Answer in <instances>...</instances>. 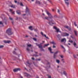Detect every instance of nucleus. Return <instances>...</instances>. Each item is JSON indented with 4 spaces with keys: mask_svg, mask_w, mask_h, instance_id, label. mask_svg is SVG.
Returning <instances> with one entry per match:
<instances>
[{
    "mask_svg": "<svg viewBox=\"0 0 78 78\" xmlns=\"http://www.w3.org/2000/svg\"><path fill=\"white\" fill-rule=\"evenodd\" d=\"M71 37V38H72V39H75V37H73V36H72V35H71L70 36Z\"/></svg>",
    "mask_w": 78,
    "mask_h": 78,
    "instance_id": "nucleus-34",
    "label": "nucleus"
},
{
    "mask_svg": "<svg viewBox=\"0 0 78 78\" xmlns=\"http://www.w3.org/2000/svg\"><path fill=\"white\" fill-rule=\"evenodd\" d=\"M4 46L3 45H1L0 46V48H3Z\"/></svg>",
    "mask_w": 78,
    "mask_h": 78,
    "instance_id": "nucleus-40",
    "label": "nucleus"
},
{
    "mask_svg": "<svg viewBox=\"0 0 78 78\" xmlns=\"http://www.w3.org/2000/svg\"><path fill=\"white\" fill-rule=\"evenodd\" d=\"M20 5H21V6H23V4L22 3V2H21L20 3Z\"/></svg>",
    "mask_w": 78,
    "mask_h": 78,
    "instance_id": "nucleus-37",
    "label": "nucleus"
},
{
    "mask_svg": "<svg viewBox=\"0 0 78 78\" xmlns=\"http://www.w3.org/2000/svg\"><path fill=\"white\" fill-rule=\"evenodd\" d=\"M61 47H62V48L64 49V46H63L61 45Z\"/></svg>",
    "mask_w": 78,
    "mask_h": 78,
    "instance_id": "nucleus-46",
    "label": "nucleus"
},
{
    "mask_svg": "<svg viewBox=\"0 0 78 78\" xmlns=\"http://www.w3.org/2000/svg\"><path fill=\"white\" fill-rule=\"evenodd\" d=\"M43 43H40V44H38L37 43H35V44L37 46H38L40 48H41V51H44V50L43 49V48H42V46L41 45L42 44H43Z\"/></svg>",
    "mask_w": 78,
    "mask_h": 78,
    "instance_id": "nucleus-3",
    "label": "nucleus"
},
{
    "mask_svg": "<svg viewBox=\"0 0 78 78\" xmlns=\"http://www.w3.org/2000/svg\"><path fill=\"white\" fill-rule=\"evenodd\" d=\"M46 13L48 14V16L49 17H45V19H47V20H49L50 22H53V20H51L53 18V17L51 16V14L48 11L46 12Z\"/></svg>",
    "mask_w": 78,
    "mask_h": 78,
    "instance_id": "nucleus-1",
    "label": "nucleus"
},
{
    "mask_svg": "<svg viewBox=\"0 0 78 78\" xmlns=\"http://www.w3.org/2000/svg\"><path fill=\"white\" fill-rule=\"evenodd\" d=\"M4 42L5 43H8V44H9V43H11V41H4Z\"/></svg>",
    "mask_w": 78,
    "mask_h": 78,
    "instance_id": "nucleus-13",
    "label": "nucleus"
},
{
    "mask_svg": "<svg viewBox=\"0 0 78 78\" xmlns=\"http://www.w3.org/2000/svg\"><path fill=\"white\" fill-rule=\"evenodd\" d=\"M9 20H13L12 18L9 17Z\"/></svg>",
    "mask_w": 78,
    "mask_h": 78,
    "instance_id": "nucleus-35",
    "label": "nucleus"
},
{
    "mask_svg": "<svg viewBox=\"0 0 78 78\" xmlns=\"http://www.w3.org/2000/svg\"><path fill=\"white\" fill-rule=\"evenodd\" d=\"M57 55L54 54V56H53V58H54V59H55V58H56V57H57Z\"/></svg>",
    "mask_w": 78,
    "mask_h": 78,
    "instance_id": "nucleus-18",
    "label": "nucleus"
},
{
    "mask_svg": "<svg viewBox=\"0 0 78 78\" xmlns=\"http://www.w3.org/2000/svg\"><path fill=\"white\" fill-rule=\"evenodd\" d=\"M33 39L35 41H37V39L36 38H34Z\"/></svg>",
    "mask_w": 78,
    "mask_h": 78,
    "instance_id": "nucleus-39",
    "label": "nucleus"
},
{
    "mask_svg": "<svg viewBox=\"0 0 78 78\" xmlns=\"http://www.w3.org/2000/svg\"><path fill=\"white\" fill-rule=\"evenodd\" d=\"M12 24L13 25V23H14V21H12Z\"/></svg>",
    "mask_w": 78,
    "mask_h": 78,
    "instance_id": "nucleus-55",
    "label": "nucleus"
},
{
    "mask_svg": "<svg viewBox=\"0 0 78 78\" xmlns=\"http://www.w3.org/2000/svg\"><path fill=\"white\" fill-rule=\"evenodd\" d=\"M27 64H29V65H30L31 64H30L29 63V62L28 61L27 62Z\"/></svg>",
    "mask_w": 78,
    "mask_h": 78,
    "instance_id": "nucleus-43",
    "label": "nucleus"
},
{
    "mask_svg": "<svg viewBox=\"0 0 78 78\" xmlns=\"http://www.w3.org/2000/svg\"><path fill=\"white\" fill-rule=\"evenodd\" d=\"M34 56H35V57L39 56L37 55H34Z\"/></svg>",
    "mask_w": 78,
    "mask_h": 78,
    "instance_id": "nucleus-41",
    "label": "nucleus"
},
{
    "mask_svg": "<svg viewBox=\"0 0 78 78\" xmlns=\"http://www.w3.org/2000/svg\"><path fill=\"white\" fill-rule=\"evenodd\" d=\"M62 61H64V59H62Z\"/></svg>",
    "mask_w": 78,
    "mask_h": 78,
    "instance_id": "nucleus-64",
    "label": "nucleus"
},
{
    "mask_svg": "<svg viewBox=\"0 0 78 78\" xmlns=\"http://www.w3.org/2000/svg\"><path fill=\"white\" fill-rule=\"evenodd\" d=\"M16 12L18 14H20V10H17Z\"/></svg>",
    "mask_w": 78,
    "mask_h": 78,
    "instance_id": "nucleus-20",
    "label": "nucleus"
},
{
    "mask_svg": "<svg viewBox=\"0 0 78 78\" xmlns=\"http://www.w3.org/2000/svg\"><path fill=\"white\" fill-rule=\"evenodd\" d=\"M13 54H15V55H16V53L15 51H13Z\"/></svg>",
    "mask_w": 78,
    "mask_h": 78,
    "instance_id": "nucleus-42",
    "label": "nucleus"
},
{
    "mask_svg": "<svg viewBox=\"0 0 78 78\" xmlns=\"http://www.w3.org/2000/svg\"><path fill=\"white\" fill-rule=\"evenodd\" d=\"M20 70V69L16 68L13 69V72H17V71H19Z\"/></svg>",
    "mask_w": 78,
    "mask_h": 78,
    "instance_id": "nucleus-5",
    "label": "nucleus"
},
{
    "mask_svg": "<svg viewBox=\"0 0 78 78\" xmlns=\"http://www.w3.org/2000/svg\"><path fill=\"white\" fill-rule=\"evenodd\" d=\"M48 23L49 25H53V24H55V23H51L50 22H49Z\"/></svg>",
    "mask_w": 78,
    "mask_h": 78,
    "instance_id": "nucleus-15",
    "label": "nucleus"
},
{
    "mask_svg": "<svg viewBox=\"0 0 78 78\" xmlns=\"http://www.w3.org/2000/svg\"><path fill=\"white\" fill-rule=\"evenodd\" d=\"M74 32L76 36H77L78 35L77 34V31L76 30H74Z\"/></svg>",
    "mask_w": 78,
    "mask_h": 78,
    "instance_id": "nucleus-23",
    "label": "nucleus"
},
{
    "mask_svg": "<svg viewBox=\"0 0 78 78\" xmlns=\"http://www.w3.org/2000/svg\"><path fill=\"white\" fill-rule=\"evenodd\" d=\"M65 27L66 28H67V29H68V30H69V31H71V28H70V27H69L68 26H65Z\"/></svg>",
    "mask_w": 78,
    "mask_h": 78,
    "instance_id": "nucleus-8",
    "label": "nucleus"
},
{
    "mask_svg": "<svg viewBox=\"0 0 78 78\" xmlns=\"http://www.w3.org/2000/svg\"><path fill=\"white\" fill-rule=\"evenodd\" d=\"M63 73L64 74V75H65V76H67V73H66V71H64Z\"/></svg>",
    "mask_w": 78,
    "mask_h": 78,
    "instance_id": "nucleus-27",
    "label": "nucleus"
},
{
    "mask_svg": "<svg viewBox=\"0 0 78 78\" xmlns=\"http://www.w3.org/2000/svg\"><path fill=\"white\" fill-rule=\"evenodd\" d=\"M43 36H45V37L46 39H48V37H47V36H46V35L45 34H44V35Z\"/></svg>",
    "mask_w": 78,
    "mask_h": 78,
    "instance_id": "nucleus-29",
    "label": "nucleus"
},
{
    "mask_svg": "<svg viewBox=\"0 0 78 78\" xmlns=\"http://www.w3.org/2000/svg\"><path fill=\"white\" fill-rule=\"evenodd\" d=\"M51 44H53V45H56V43L54 42V41H52V42H51Z\"/></svg>",
    "mask_w": 78,
    "mask_h": 78,
    "instance_id": "nucleus-25",
    "label": "nucleus"
},
{
    "mask_svg": "<svg viewBox=\"0 0 78 78\" xmlns=\"http://www.w3.org/2000/svg\"><path fill=\"white\" fill-rule=\"evenodd\" d=\"M34 31L36 32H37V31H38V30L37 29H34Z\"/></svg>",
    "mask_w": 78,
    "mask_h": 78,
    "instance_id": "nucleus-31",
    "label": "nucleus"
},
{
    "mask_svg": "<svg viewBox=\"0 0 78 78\" xmlns=\"http://www.w3.org/2000/svg\"><path fill=\"white\" fill-rule=\"evenodd\" d=\"M57 37L58 38V39H60V38H61V36H60V35L58 34V35H57Z\"/></svg>",
    "mask_w": 78,
    "mask_h": 78,
    "instance_id": "nucleus-24",
    "label": "nucleus"
},
{
    "mask_svg": "<svg viewBox=\"0 0 78 78\" xmlns=\"http://www.w3.org/2000/svg\"><path fill=\"white\" fill-rule=\"evenodd\" d=\"M60 11L59 10V9L58 10V13H59Z\"/></svg>",
    "mask_w": 78,
    "mask_h": 78,
    "instance_id": "nucleus-52",
    "label": "nucleus"
},
{
    "mask_svg": "<svg viewBox=\"0 0 78 78\" xmlns=\"http://www.w3.org/2000/svg\"><path fill=\"white\" fill-rule=\"evenodd\" d=\"M64 36H69V34L66 33H64Z\"/></svg>",
    "mask_w": 78,
    "mask_h": 78,
    "instance_id": "nucleus-11",
    "label": "nucleus"
},
{
    "mask_svg": "<svg viewBox=\"0 0 78 78\" xmlns=\"http://www.w3.org/2000/svg\"><path fill=\"white\" fill-rule=\"evenodd\" d=\"M42 42H43V43H44V42H45V41H42Z\"/></svg>",
    "mask_w": 78,
    "mask_h": 78,
    "instance_id": "nucleus-59",
    "label": "nucleus"
},
{
    "mask_svg": "<svg viewBox=\"0 0 78 78\" xmlns=\"http://www.w3.org/2000/svg\"><path fill=\"white\" fill-rule=\"evenodd\" d=\"M49 45V44H45L44 45V46L43 48H45V47H47V46H48V45Z\"/></svg>",
    "mask_w": 78,
    "mask_h": 78,
    "instance_id": "nucleus-21",
    "label": "nucleus"
},
{
    "mask_svg": "<svg viewBox=\"0 0 78 78\" xmlns=\"http://www.w3.org/2000/svg\"><path fill=\"white\" fill-rule=\"evenodd\" d=\"M36 61H41V59H36Z\"/></svg>",
    "mask_w": 78,
    "mask_h": 78,
    "instance_id": "nucleus-45",
    "label": "nucleus"
},
{
    "mask_svg": "<svg viewBox=\"0 0 78 78\" xmlns=\"http://www.w3.org/2000/svg\"><path fill=\"white\" fill-rule=\"evenodd\" d=\"M60 57L61 58H64V56H63V55H60Z\"/></svg>",
    "mask_w": 78,
    "mask_h": 78,
    "instance_id": "nucleus-47",
    "label": "nucleus"
},
{
    "mask_svg": "<svg viewBox=\"0 0 78 78\" xmlns=\"http://www.w3.org/2000/svg\"><path fill=\"white\" fill-rule=\"evenodd\" d=\"M65 4L66 5H69V0H64Z\"/></svg>",
    "mask_w": 78,
    "mask_h": 78,
    "instance_id": "nucleus-6",
    "label": "nucleus"
},
{
    "mask_svg": "<svg viewBox=\"0 0 78 78\" xmlns=\"http://www.w3.org/2000/svg\"><path fill=\"white\" fill-rule=\"evenodd\" d=\"M32 28L33 27H32V26H30L29 27V29L31 31H33V30L32 29Z\"/></svg>",
    "mask_w": 78,
    "mask_h": 78,
    "instance_id": "nucleus-17",
    "label": "nucleus"
},
{
    "mask_svg": "<svg viewBox=\"0 0 78 78\" xmlns=\"http://www.w3.org/2000/svg\"><path fill=\"white\" fill-rule=\"evenodd\" d=\"M41 34L42 35V36H44V34H43V33L42 32H41Z\"/></svg>",
    "mask_w": 78,
    "mask_h": 78,
    "instance_id": "nucleus-50",
    "label": "nucleus"
},
{
    "mask_svg": "<svg viewBox=\"0 0 78 78\" xmlns=\"http://www.w3.org/2000/svg\"><path fill=\"white\" fill-rule=\"evenodd\" d=\"M27 47H31V44H27Z\"/></svg>",
    "mask_w": 78,
    "mask_h": 78,
    "instance_id": "nucleus-32",
    "label": "nucleus"
},
{
    "mask_svg": "<svg viewBox=\"0 0 78 78\" xmlns=\"http://www.w3.org/2000/svg\"><path fill=\"white\" fill-rule=\"evenodd\" d=\"M56 46L55 45L53 46V48H55Z\"/></svg>",
    "mask_w": 78,
    "mask_h": 78,
    "instance_id": "nucleus-53",
    "label": "nucleus"
},
{
    "mask_svg": "<svg viewBox=\"0 0 78 78\" xmlns=\"http://www.w3.org/2000/svg\"><path fill=\"white\" fill-rule=\"evenodd\" d=\"M73 45L75 47H76V48H78V47H76V44L75 42H74Z\"/></svg>",
    "mask_w": 78,
    "mask_h": 78,
    "instance_id": "nucleus-19",
    "label": "nucleus"
},
{
    "mask_svg": "<svg viewBox=\"0 0 78 78\" xmlns=\"http://www.w3.org/2000/svg\"><path fill=\"white\" fill-rule=\"evenodd\" d=\"M27 51H29V49L28 48H27Z\"/></svg>",
    "mask_w": 78,
    "mask_h": 78,
    "instance_id": "nucleus-54",
    "label": "nucleus"
},
{
    "mask_svg": "<svg viewBox=\"0 0 78 78\" xmlns=\"http://www.w3.org/2000/svg\"><path fill=\"white\" fill-rule=\"evenodd\" d=\"M11 8H15V5H12L11 6H10Z\"/></svg>",
    "mask_w": 78,
    "mask_h": 78,
    "instance_id": "nucleus-22",
    "label": "nucleus"
},
{
    "mask_svg": "<svg viewBox=\"0 0 78 78\" xmlns=\"http://www.w3.org/2000/svg\"><path fill=\"white\" fill-rule=\"evenodd\" d=\"M20 78H23V77L22 76H20Z\"/></svg>",
    "mask_w": 78,
    "mask_h": 78,
    "instance_id": "nucleus-56",
    "label": "nucleus"
},
{
    "mask_svg": "<svg viewBox=\"0 0 78 78\" xmlns=\"http://www.w3.org/2000/svg\"><path fill=\"white\" fill-rule=\"evenodd\" d=\"M32 59L33 60H34V58L33 57L32 58Z\"/></svg>",
    "mask_w": 78,
    "mask_h": 78,
    "instance_id": "nucleus-51",
    "label": "nucleus"
},
{
    "mask_svg": "<svg viewBox=\"0 0 78 78\" xmlns=\"http://www.w3.org/2000/svg\"><path fill=\"white\" fill-rule=\"evenodd\" d=\"M24 69H25V70H27V68H25Z\"/></svg>",
    "mask_w": 78,
    "mask_h": 78,
    "instance_id": "nucleus-60",
    "label": "nucleus"
},
{
    "mask_svg": "<svg viewBox=\"0 0 78 78\" xmlns=\"http://www.w3.org/2000/svg\"><path fill=\"white\" fill-rule=\"evenodd\" d=\"M26 12H29V10L28 9V7H26Z\"/></svg>",
    "mask_w": 78,
    "mask_h": 78,
    "instance_id": "nucleus-16",
    "label": "nucleus"
},
{
    "mask_svg": "<svg viewBox=\"0 0 78 78\" xmlns=\"http://www.w3.org/2000/svg\"><path fill=\"white\" fill-rule=\"evenodd\" d=\"M54 17H57V16H56V15H55V16H54Z\"/></svg>",
    "mask_w": 78,
    "mask_h": 78,
    "instance_id": "nucleus-57",
    "label": "nucleus"
},
{
    "mask_svg": "<svg viewBox=\"0 0 78 78\" xmlns=\"http://www.w3.org/2000/svg\"><path fill=\"white\" fill-rule=\"evenodd\" d=\"M48 1V2H50V3H51V4H52V2H51V0H47Z\"/></svg>",
    "mask_w": 78,
    "mask_h": 78,
    "instance_id": "nucleus-33",
    "label": "nucleus"
},
{
    "mask_svg": "<svg viewBox=\"0 0 78 78\" xmlns=\"http://www.w3.org/2000/svg\"><path fill=\"white\" fill-rule=\"evenodd\" d=\"M9 10L10 12H11V13H12V14H15V13H14V12H12V11H13V10L10 9H9Z\"/></svg>",
    "mask_w": 78,
    "mask_h": 78,
    "instance_id": "nucleus-12",
    "label": "nucleus"
},
{
    "mask_svg": "<svg viewBox=\"0 0 78 78\" xmlns=\"http://www.w3.org/2000/svg\"><path fill=\"white\" fill-rule=\"evenodd\" d=\"M69 42H70L71 43H73V41L72 40H71L70 39H69Z\"/></svg>",
    "mask_w": 78,
    "mask_h": 78,
    "instance_id": "nucleus-30",
    "label": "nucleus"
},
{
    "mask_svg": "<svg viewBox=\"0 0 78 78\" xmlns=\"http://www.w3.org/2000/svg\"><path fill=\"white\" fill-rule=\"evenodd\" d=\"M48 50H49V51H50V53H53V52L52 51H51V47H49L48 48Z\"/></svg>",
    "mask_w": 78,
    "mask_h": 78,
    "instance_id": "nucleus-14",
    "label": "nucleus"
},
{
    "mask_svg": "<svg viewBox=\"0 0 78 78\" xmlns=\"http://www.w3.org/2000/svg\"><path fill=\"white\" fill-rule=\"evenodd\" d=\"M48 78H51V76H49L48 77Z\"/></svg>",
    "mask_w": 78,
    "mask_h": 78,
    "instance_id": "nucleus-62",
    "label": "nucleus"
},
{
    "mask_svg": "<svg viewBox=\"0 0 78 78\" xmlns=\"http://www.w3.org/2000/svg\"><path fill=\"white\" fill-rule=\"evenodd\" d=\"M26 15V14H24L23 15V16H25Z\"/></svg>",
    "mask_w": 78,
    "mask_h": 78,
    "instance_id": "nucleus-63",
    "label": "nucleus"
},
{
    "mask_svg": "<svg viewBox=\"0 0 78 78\" xmlns=\"http://www.w3.org/2000/svg\"><path fill=\"white\" fill-rule=\"evenodd\" d=\"M73 57L74 58H76V55L75 54H74L73 55Z\"/></svg>",
    "mask_w": 78,
    "mask_h": 78,
    "instance_id": "nucleus-38",
    "label": "nucleus"
},
{
    "mask_svg": "<svg viewBox=\"0 0 78 78\" xmlns=\"http://www.w3.org/2000/svg\"><path fill=\"white\" fill-rule=\"evenodd\" d=\"M36 3H37L38 4H39V5H41L42 4L41 2L38 0H37L36 1Z\"/></svg>",
    "mask_w": 78,
    "mask_h": 78,
    "instance_id": "nucleus-10",
    "label": "nucleus"
},
{
    "mask_svg": "<svg viewBox=\"0 0 78 78\" xmlns=\"http://www.w3.org/2000/svg\"><path fill=\"white\" fill-rule=\"evenodd\" d=\"M58 52H59V51H57L54 53V54L56 55V54H58Z\"/></svg>",
    "mask_w": 78,
    "mask_h": 78,
    "instance_id": "nucleus-26",
    "label": "nucleus"
},
{
    "mask_svg": "<svg viewBox=\"0 0 78 78\" xmlns=\"http://www.w3.org/2000/svg\"><path fill=\"white\" fill-rule=\"evenodd\" d=\"M0 25H3V23L2 22V21H0Z\"/></svg>",
    "mask_w": 78,
    "mask_h": 78,
    "instance_id": "nucleus-36",
    "label": "nucleus"
},
{
    "mask_svg": "<svg viewBox=\"0 0 78 78\" xmlns=\"http://www.w3.org/2000/svg\"><path fill=\"white\" fill-rule=\"evenodd\" d=\"M35 53H36V54H37V52H35Z\"/></svg>",
    "mask_w": 78,
    "mask_h": 78,
    "instance_id": "nucleus-61",
    "label": "nucleus"
},
{
    "mask_svg": "<svg viewBox=\"0 0 78 78\" xmlns=\"http://www.w3.org/2000/svg\"><path fill=\"white\" fill-rule=\"evenodd\" d=\"M52 11H55V10L54 9H52Z\"/></svg>",
    "mask_w": 78,
    "mask_h": 78,
    "instance_id": "nucleus-58",
    "label": "nucleus"
},
{
    "mask_svg": "<svg viewBox=\"0 0 78 78\" xmlns=\"http://www.w3.org/2000/svg\"><path fill=\"white\" fill-rule=\"evenodd\" d=\"M61 41L62 42H66V39L65 38H63L62 39Z\"/></svg>",
    "mask_w": 78,
    "mask_h": 78,
    "instance_id": "nucleus-9",
    "label": "nucleus"
},
{
    "mask_svg": "<svg viewBox=\"0 0 78 78\" xmlns=\"http://www.w3.org/2000/svg\"><path fill=\"white\" fill-rule=\"evenodd\" d=\"M24 75L26 76H27L28 78H30V77L31 76L30 75L26 73H24Z\"/></svg>",
    "mask_w": 78,
    "mask_h": 78,
    "instance_id": "nucleus-4",
    "label": "nucleus"
},
{
    "mask_svg": "<svg viewBox=\"0 0 78 78\" xmlns=\"http://www.w3.org/2000/svg\"><path fill=\"white\" fill-rule=\"evenodd\" d=\"M5 25H7V21H5Z\"/></svg>",
    "mask_w": 78,
    "mask_h": 78,
    "instance_id": "nucleus-44",
    "label": "nucleus"
},
{
    "mask_svg": "<svg viewBox=\"0 0 78 78\" xmlns=\"http://www.w3.org/2000/svg\"><path fill=\"white\" fill-rule=\"evenodd\" d=\"M54 28L56 30L57 33H58V32L59 31V29L55 27V26L54 27Z\"/></svg>",
    "mask_w": 78,
    "mask_h": 78,
    "instance_id": "nucleus-7",
    "label": "nucleus"
},
{
    "mask_svg": "<svg viewBox=\"0 0 78 78\" xmlns=\"http://www.w3.org/2000/svg\"><path fill=\"white\" fill-rule=\"evenodd\" d=\"M56 62H57V63H59L60 62V61H59V60H56Z\"/></svg>",
    "mask_w": 78,
    "mask_h": 78,
    "instance_id": "nucleus-28",
    "label": "nucleus"
},
{
    "mask_svg": "<svg viewBox=\"0 0 78 78\" xmlns=\"http://www.w3.org/2000/svg\"><path fill=\"white\" fill-rule=\"evenodd\" d=\"M6 33L8 35H11L12 34V32L11 31V29L9 28L6 30Z\"/></svg>",
    "mask_w": 78,
    "mask_h": 78,
    "instance_id": "nucleus-2",
    "label": "nucleus"
},
{
    "mask_svg": "<svg viewBox=\"0 0 78 78\" xmlns=\"http://www.w3.org/2000/svg\"><path fill=\"white\" fill-rule=\"evenodd\" d=\"M74 25L76 27L77 26V25H76V23L74 22Z\"/></svg>",
    "mask_w": 78,
    "mask_h": 78,
    "instance_id": "nucleus-48",
    "label": "nucleus"
},
{
    "mask_svg": "<svg viewBox=\"0 0 78 78\" xmlns=\"http://www.w3.org/2000/svg\"><path fill=\"white\" fill-rule=\"evenodd\" d=\"M14 2H15V3H17V1H14Z\"/></svg>",
    "mask_w": 78,
    "mask_h": 78,
    "instance_id": "nucleus-49",
    "label": "nucleus"
}]
</instances>
